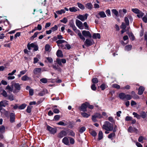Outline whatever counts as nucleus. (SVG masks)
Returning <instances> with one entry per match:
<instances>
[{
	"label": "nucleus",
	"mask_w": 147,
	"mask_h": 147,
	"mask_svg": "<svg viewBox=\"0 0 147 147\" xmlns=\"http://www.w3.org/2000/svg\"><path fill=\"white\" fill-rule=\"evenodd\" d=\"M91 134L93 136H96V135L97 134L96 132L94 131H92L91 133Z\"/></svg>",
	"instance_id": "bf43d9fd"
},
{
	"label": "nucleus",
	"mask_w": 147,
	"mask_h": 147,
	"mask_svg": "<svg viewBox=\"0 0 147 147\" xmlns=\"http://www.w3.org/2000/svg\"><path fill=\"white\" fill-rule=\"evenodd\" d=\"M81 114L82 116L86 118L88 117L90 115H89L87 113L84 112H81Z\"/></svg>",
	"instance_id": "c756f323"
},
{
	"label": "nucleus",
	"mask_w": 147,
	"mask_h": 147,
	"mask_svg": "<svg viewBox=\"0 0 147 147\" xmlns=\"http://www.w3.org/2000/svg\"><path fill=\"white\" fill-rule=\"evenodd\" d=\"M30 78L28 77L27 75H25L22 76L21 78V80L22 81H25L26 80H30Z\"/></svg>",
	"instance_id": "5701e85b"
},
{
	"label": "nucleus",
	"mask_w": 147,
	"mask_h": 147,
	"mask_svg": "<svg viewBox=\"0 0 147 147\" xmlns=\"http://www.w3.org/2000/svg\"><path fill=\"white\" fill-rule=\"evenodd\" d=\"M119 96L121 99L123 100H130L132 98V96L129 94H126L123 93L119 94Z\"/></svg>",
	"instance_id": "f03ea898"
},
{
	"label": "nucleus",
	"mask_w": 147,
	"mask_h": 147,
	"mask_svg": "<svg viewBox=\"0 0 147 147\" xmlns=\"http://www.w3.org/2000/svg\"><path fill=\"white\" fill-rule=\"evenodd\" d=\"M40 81L42 83H46L47 82V79L46 78H43L40 80Z\"/></svg>",
	"instance_id": "a18cd8bd"
},
{
	"label": "nucleus",
	"mask_w": 147,
	"mask_h": 147,
	"mask_svg": "<svg viewBox=\"0 0 147 147\" xmlns=\"http://www.w3.org/2000/svg\"><path fill=\"white\" fill-rule=\"evenodd\" d=\"M16 70H14L11 73H9L8 75V76H12L16 72Z\"/></svg>",
	"instance_id": "680f3d73"
},
{
	"label": "nucleus",
	"mask_w": 147,
	"mask_h": 147,
	"mask_svg": "<svg viewBox=\"0 0 147 147\" xmlns=\"http://www.w3.org/2000/svg\"><path fill=\"white\" fill-rule=\"evenodd\" d=\"M85 43L86 44L87 46H89L92 45V41L88 39H86V40Z\"/></svg>",
	"instance_id": "412c9836"
},
{
	"label": "nucleus",
	"mask_w": 147,
	"mask_h": 147,
	"mask_svg": "<svg viewBox=\"0 0 147 147\" xmlns=\"http://www.w3.org/2000/svg\"><path fill=\"white\" fill-rule=\"evenodd\" d=\"M83 35L85 37H88L90 38H91L92 36L90 32L89 31L86 30H83L82 32Z\"/></svg>",
	"instance_id": "9d476101"
},
{
	"label": "nucleus",
	"mask_w": 147,
	"mask_h": 147,
	"mask_svg": "<svg viewBox=\"0 0 147 147\" xmlns=\"http://www.w3.org/2000/svg\"><path fill=\"white\" fill-rule=\"evenodd\" d=\"M8 99L11 101L14 100L13 97L12 95H10L8 96Z\"/></svg>",
	"instance_id": "69168bd1"
},
{
	"label": "nucleus",
	"mask_w": 147,
	"mask_h": 147,
	"mask_svg": "<svg viewBox=\"0 0 147 147\" xmlns=\"http://www.w3.org/2000/svg\"><path fill=\"white\" fill-rule=\"evenodd\" d=\"M115 135V134L114 133L110 134L108 136V138H111L113 137Z\"/></svg>",
	"instance_id": "13d9d810"
},
{
	"label": "nucleus",
	"mask_w": 147,
	"mask_h": 147,
	"mask_svg": "<svg viewBox=\"0 0 147 147\" xmlns=\"http://www.w3.org/2000/svg\"><path fill=\"white\" fill-rule=\"evenodd\" d=\"M67 133L66 131L64 130L61 131L58 134V137L59 138H62L66 136Z\"/></svg>",
	"instance_id": "ddd939ff"
},
{
	"label": "nucleus",
	"mask_w": 147,
	"mask_h": 147,
	"mask_svg": "<svg viewBox=\"0 0 147 147\" xmlns=\"http://www.w3.org/2000/svg\"><path fill=\"white\" fill-rule=\"evenodd\" d=\"M129 36L131 40H134L135 37L132 33H129Z\"/></svg>",
	"instance_id": "e433bc0d"
},
{
	"label": "nucleus",
	"mask_w": 147,
	"mask_h": 147,
	"mask_svg": "<svg viewBox=\"0 0 147 147\" xmlns=\"http://www.w3.org/2000/svg\"><path fill=\"white\" fill-rule=\"evenodd\" d=\"M140 117H141L143 118H145L146 116V113L144 111H142L140 113Z\"/></svg>",
	"instance_id": "bb28decb"
},
{
	"label": "nucleus",
	"mask_w": 147,
	"mask_h": 147,
	"mask_svg": "<svg viewBox=\"0 0 147 147\" xmlns=\"http://www.w3.org/2000/svg\"><path fill=\"white\" fill-rule=\"evenodd\" d=\"M86 7L88 9L91 10L93 7V6L92 3H88L85 5Z\"/></svg>",
	"instance_id": "a211bd4d"
},
{
	"label": "nucleus",
	"mask_w": 147,
	"mask_h": 147,
	"mask_svg": "<svg viewBox=\"0 0 147 147\" xmlns=\"http://www.w3.org/2000/svg\"><path fill=\"white\" fill-rule=\"evenodd\" d=\"M57 55L58 57H63L62 51L59 50L57 51Z\"/></svg>",
	"instance_id": "4be33fe9"
},
{
	"label": "nucleus",
	"mask_w": 147,
	"mask_h": 147,
	"mask_svg": "<svg viewBox=\"0 0 147 147\" xmlns=\"http://www.w3.org/2000/svg\"><path fill=\"white\" fill-rule=\"evenodd\" d=\"M48 93V91L46 89H43V90L38 93V95L40 96H43L46 93Z\"/></svg>",
	"instance_id": "dca6fc26"
},
{
	"label": "nucleus",
	"mask_w": 147,
	"mask_h": 147,
	"mask_svg": "<svg viewBox=\"0 0 147 147\" xmlns=\"http://www.w3.org/2000/svg\"><path fill=\"white\" fill-rule=\"evenodd\" d=\"M102 128L107 131H111L113 129V125L109 121H106L103 125Z\"/></svg>",
	"instance_id": "f257e3e1"
},
{
	"label": "nucleus",
	"mask_w": 147,
	"mask_h": 147,
	"mask_svg": "<svg viewBox=\"0 0 147 147\" xmlns=\"http://www.w3.org/2000/svg\"><path fill=\"white\" fill-rule=\"evenodd\" d=\"M26 106V105L25 104H23L20 106H19L18 108L19 109H24Z\"/></svg>",
	"instance_id": "c03bdc74"
},
{
	"label": "nucleus",
	"mask_w": 147,
	"mask_h": 147,
	"mask_svg": "<svg viewBox=\"0 0 147 147\" xmlns=\"http://www.w3.org/2000/svg\"><path fill=\"white\" fill-rule=\"evenodd\" d=\"M47 128L51 134H54L57 132V129L56 128H52L49 125L47 126Z\"/></svg>",
	"instance_id": "39448f33"
},
{
	"label": "nucleus",
	"mask_w": 147,
	"mask_h": 147,
	"mask_svg": "<svg viewBox=\"0 0 147 147\" xmlns=\"http://www.w3.org/2000/svg\"><path fill=\"white\" fill-rule=\"evenodd\" d=\"M111 11L116 16L118 17L119 16L118 11L116 9H112Z\"/></svg>",
	"instance_id": "393cba45"
},
{
	"label": "nucleus",
	"mask_w": 147,
	"mask_h": 147,
	"mask_svg": "<svg viewBox=\"0 0 147 147\" xmlns=\"http://www.w3.org/2000/svg\"><path fill=\"white\" fill-rule=\"evenodd\" d=\"M103 137L102 132L100 131H99L98 134V139L99 140L102 139Z\"/></svg>",
	"instance_id": "2f4dec72"
},
{
	"label": "nucleus",
	"mask_w": 147,
	"mask_h": 147,
	"mask_svg": "<svg viewBox=\"0 0 147 147\" xmlns=\"http://www.w3.org/2000/svg\"><path fill=\"white\" fill-rule=\"evenodd\" d=\"M47 60L49 61V62L50 63H51L53 61L52 59L50 57H47Z\"/></svg>",
	"instance_id": "338daca9"
},
{
	"label": "nucleus",
	"mask_w": 147,
	"mask_h": 147,
	"mask_svg": "<svg viewBox=\"0 0 147 147\" xmlns=\"http://www.w3.org/2000/svg\"><path fill=\"white\" fill-rule=\"evenodd\" d=\"M58 27L57 25H55L54 27H52L51 28V29L53 31H55L57 30V29Z\"/></svg>",
	"instance_id": "052dcab7"
},
{
	"label": "nucleus",
	"mask_w": 147,
	"mask_h": 147,
	"mask_svg": "<svg viewBox=\"0 0 147 147\" xmlns=\"http://www.w3.org/2000/svg\"><path fill=\"white\" fill-rule=\"evenodd\" d=\"M112 87L113 88H117V89H119L120 88V86L119 85L117 84H114L112 85Z\"/></svg>",
	"instance_id": "58836bf2"
},
{
	"label": "nucleus",
	"mask_w": 147,
	"mask_h": 147,
	"mask_svg": "<svg viewBox=\"0 0 147 147\" xmlns=\"http://www.w3.org/2000/svg\"><path fill=\"white\" fill-rule=\"evenodd\" d=\"M144 15V13L142 12L141 11H140L139 13H138V14L137 15V16L139 18L140 17H142Z\"/></svg>",
	"instance_id": "ea45409f"
},
{
	"label": "nucleus",
	"mask_w": 147,
	"mask_h": 147,
	"mask_svg": "<svg viewBox=\"0 0 147 147\" xmlns=\"http://www.w3.org/2000/svg\"><path fill=\"white\" fill-rule=\"evenodd\" d=\"M50 47L49 45H46L45 47V50L46 51H48L49 50Z\"/></svg>",
	"instance_id": "8fccbe9b"
},
{
	"label": "nucleus",
	"mask_w": 147,
	"mask_h": 147,
	"mask_svg": "<svg viewBox=\"0 0 147 147\" xmlns=\"http://www.w3.org/2000/svg\"><path fill=\"white\" fill-rule=\"evenodd\" d=\"M133 115H134V117H136L138 119H140V116L136 112H133Z\"/></svg>",
	"instance_id": "c85d7f7f"
},
{
	"label": "nucleus",
	"mask_w": 147,
	"mask_h": 147,
	"mask_svg": "<svg viewBox=\"0 0 147 147\" xmlns=\"http://www.w3.org/2000/svg\"><path fill=\"white\" fill-rule=\"evenodd\" d=\"M126 26H127L126 25L125 23H124V22H122L121 25V28L122 29H125L126 28Z\"/></svg>",
	"instance_id": "4c0bfd02"
},
{
	"label": "nucleus",
	"mask_w": 147,
	"mask_h": 147,
	"mask_svg": "<svg viewBox=\"0 0 147 147\" xmlns=\"http://www.w3.org/2000/svg\"><path fill=\"white\" fill-rule=\"evenodd\" d=\"M98 15H99L101 18H104L106 17V15L105 12L103 11H101L99 12Z\"/></svg>",
	"instance_id": "aec40b11"
},
{
	"label": "nucleus",
	"mask_w": 147,
	"mask_h": 147,
	"mask_svg": "<svg viewBox=\"0 0 147 147\" xmlns=\"http://www.w3.org/2000/svg\"><path fill=\"white\" fill-rule=\"evenodd\" d=\"M132 46L131 45H127L125 47V50L129 51L132 48Z\"/></svg>",
	"instance_id": "f704fd0d"
},
{
	"label": "nucleus",
	"mask_w": 147,
	"mask_h": 147,
	"mask_svg": "<svg viewBox=\"0 0 147 147\" xmlns=\"http://www.w3.org/2000/svg\"><path fill=\"white\" fill-rule=\"evenodd\" d=\"M108 120L111 122H114V121L113 118L111 117H110L108 118Z\"/></svg>",
	"instance_id": "0e129e2a"
},
{
	"label": "nucleus",
	"mask_w": 147,
	"mask_h": 147,
	"mask_svg": "<svg viewBox=\"0 0 147 147\" xmlns=\"http://www.w3.org/2000/svg\"><path fill=\"white\" fill-rule=\"evenodd\" d=\"M2 94L3 96L5 97H6L7 96V93L4 90H3V91Z\"/></svg>",
	"instance_id": "4d7b16f0"
},
{
	"label": "nucleus",
	"mask_w": 147,
	"mask_h": 147,
	"mask_svg": "<svg viewBox=\"0 0 147 147\" xmlns=\"http://www.w3.org/2000/svg\"><path fill=\"white\" fill-rule=\"evenodd\" d=\"M86 128L84 127H82L80 129V132L82 133L85 130Z\"/></svg>",
	"instance_id": "3c124183"
},
{
	"label": "nucleus",
	"mask_w": 147,
	"mask_h": 147,
	"mask_svg": "<svg viewBox=\"0 0 147 147\" xmlns=\"http://www.w3.org/2000/svg\"><path fill=\"white\" fill-rule=\"evenodd\" d=\"M76 33H77L78 35L79 36L80 38L83 40H85V38L83 36L81 33L80 31L78 30L76 28L75 30H74Z\"/></svg>",
	"instance_id": "423d86ee"
},
{
	"label": "nucleus",
	"mask_w": 147,
	"mask_h": 147,
	"mask_svg": "<svg viewBox=\"0 0 147 147\" xmlns=\"http://www.w3.org/2000/svg\"><path fill=\"white\" fill-rule=\"evenodd\" d=\"M132 11L134 13L137 14L139 13V12L140 11V10L136 8L132 9Z\"/></svg>",
	"instance_id": "79ce46f5"
},
{
	"label": "nucleus",
	"mask_w": 147,
	"mask_h": 147,
	"mask_svg": "<svg viewBox=\"0 0 147 147\" xmlns=\"http://www.w3.org/2000/svg\"><path fill=\"white\" fill-rule=\"evenodd\" d=\"M91 88L92 90H96V87L95 86V85L94 84H93L91 86Z\"/></svg>",
	"instance_id": "6e6d98bb"
},
{
	"label": "nucleus",
	"mask_w": 147,
	"mask_h": 147,
	"mask_svg": "<svg viewBox=\"0 0 147 147\" xmlns=\"http://www.w3.org/2000/svg\"><path fill=\"white\" fill-rule=\"evenodd\" d=\"M60 21L61 22L63 23H64L65 24L67 22V19L66 18H64L63 19L61 20Z\"/></svg>",
	"instance_id": "09e8293b"
},
{
	"label": "nucleus",
	"mask_w": 147,
	"mask_h": 147,
	"mask_svg": "<svg viewBox=\"0 0 147 147\" xmlns=\"http://www.w3.org/2000/svg\"><path fill=\"white\" fill-rule=\"evenodd\" d=\"M88 14L87 13H86L84 15H79L77 16V18L81 20L82 21H83L87 19Z\"/></svg>",
	"instance_id": "20e7f679"
},
{
	"label": "nucleus",
	"mask_w": 147,
	"mask_h": 147,
	"mask_svg": "<svg viewBox=\"0 0 147 147\" xmlns=\"http://www.w3.org/2000/svg\"><path fill=\"white\" fill-rule=\"evenodd\" d=\"M5 127L3 125L0 126V132L1 133H3L5 132Z\"/></svg>",
	"instance_id": "a878e982"
},
{
	"label": "nucleus",
	"mask_w": 147,
	"mask_h": 147,
	"mask_svg": "<svg viewBox=\"0 0 147 147\" xmlns=\"http://www.w3.org/2000/svg\"><path fill=\"white\" fill-rule=\"evenodd\" d=\"M15 114L13 113H11L10 115V121L13 123L15 121Z\"/></svg>",
	"instance_id": "2eb2a0df"
},
{
	"label": "nucleus",
	"mask_w": 147,
	"mask_h": 147,
	"mask_svg": "<svg viewBox=\"0 0 147 147\" xmlns=\"http://www.w3.org/2000/svg\"><path fill=\"white\" fill-rule=\"evenodd\" d=\"M38 32H36L34 33V35H33L32 37H31L30 39L31 40H32L34 39V38L36 37H37V35L38 34Z\"/></svg>",
	"instance_id": "49530a36"
},
{
	"label": "nucleus",
	"mask_w": 147,
	"mask_h": 147,
	"mask_svg": "<svg viewBox=\"0 0 147 147\" xmlns=\"http://www.w3.org/2000/svg\"><path fill=\"white\" fill-rule=\"evenodd\" d=\"M77 8L75 7H70L69 8V10L71 12H76L77 11Z\"/></svg>",
	"instance_id": "72a5a7b5"
},
{
	"label": "nucleus",
	"mask_w": 147,
	"mask_h": 147,
	"mask_svg": "<svg viewBox=\"0 0 147 147\" xmlns=\"http://www.w3.org/2000/svg\"><path fill=\"white\" fill-rule=\"evenodd\" d=\"M65 12V11L64 9H61L60 10L57 11H56V13L59 14H61L62 13H64Z\"/></svg>",
	"instance_id": "c9c22d12"
},
{
	"label": "nucleus",
	"mask_w": 147,
	"mask_h": 147,
	"mask_svg": "<svg viewBox=\"0 0 147 147\" xmlns=\"http://www.w3.org/2000/svg\"><path fill=\"white\" fill-rule=\"evenodd\" d=\"M128 131L130 133L135 132L137 134L138 132V129L134 127H132L131 126L129 127L128 129Z\"/></svg>",
	"instance_id": "1a4fd4ad"
},
{
	"label": "nucleus",
	"mask_w": 147,
	"mask_h": 147,
	"mask_svg": "<svg viewBox=\"0 0 147 147\" xmlns=\"http://www.w3.org/2000/svg\"><path fill=\"white\" fill-rule=\"evenodd\" d=\"M32 108V107L30 106H28L27 107V109H26V111L28 113H30L31 112V109Z\"/></svg>",
	"instance_id": "5fc2aeb1"
},
{
	"label": "nucleus",
	"mask_w": 147,
	"mask_h": 147,
	"mask_svg": "<svg viewBox=\"0 0 147 147\" xmlns=\"http://www.w3.org/2000/svg\"><path fill=\"white\" fill-rule=\"evenodd\" d=\"M94 115L96 118H101L102 117V116L99 113H96V114H95Z\"/></svg>",
	"instance_id": "a19ab883"
},
{
	"label": "nucleus",
	"mask_w": 147,
	"mask_h": 147,
	"mask_svg": "<svg viewBox=\"0 0 147 147\" xmlns=\"http://www.w3.org/2000/svg\"><path fill=\"white\" fill-rule=\"evenodd\" d=\"M106 13L108 16H110L111 15V12L110 9H108L106 11Z\"/></svg>",
	"instance_id": "864d4df0"
},
{
	"label": "nucleus",
	"mask_w": 147,
	"mask_h": 147,
	"mask_svg": "<svg viewBox=\"0 0 147 147\" xmlns=\"http://www.w3.org/2000/svg\"><path fill=\"white\" fill-rule=\"evenodd\" d=\"M131 94L132 95V98L133 97L134 99H138L139 98V96L137 95L134 91L131 92Z\"/></svg>",
	"instance_id": "6ab92c4d"
},
{
	"label": "nucleus",
	"mask_w": 147,
	"mask_h": 147,
	"mask_svg": "<svg viewBox=\"0 0 147 147\" xmlns=\"http://www.w3.org/2000/svg\"><path fill=\"white\" fill-rule=\"evenodd\" d=\"M124 21L125 22V23L126 24V25L128 26L129 25V22L128 18L127 17H125L124 18Z\"/></svg>",
	"instance_id": "473e14b6"
},
{
	"label": "nucleus",
	"mask_w": 147,
	"mask_h": 147,
	"mask_svg": "<svg viewBox=\"0 0 147 147\" xmlns=\"http://www.w3.org/2000/svg\"><path fill=\"white\" fill-rule=\"evenodd\" d=\"M65 41L63 40H59L56 41V43L57 44L58 46H59L60 45H59L60 44L63 43L65 42Z\"/></svg>",
	"instance_id": "7c9ffc66"
},
{
	"label": "nucleus",
	"mask_w": 147,
	"mask_h": 147,
	"mask_svg": "<svg viewBox=\"0 0 147 147\" xmlns=\"http://www.w3.org/2000/svg\"><path fill=\"white\" fill-rule=\"evenodd\" d=\"M144 90L145 88L144 87L142 86H140L138 89V94L139 95H141L143 94Z\"/></svg>",
	"instance_id": "4468645a"
},
{
	"label": "nucleus",
	"mask_w": 147,
	"mask_h": 147,
	"mask_svg": "<svg viewBox=\"0 0 147 147\" xmlns=\"http://www.w3.org/2000/svg\"><path fill=\"white\" fill-rule=\"evenodd\" d=\"M88 102H86L83 104L81 105L80 107L81 110L84 112L86 111V108L88 107Z\"/></svg>",
	"instance_id": "f8f14e48"
},
{
	"label": "nucleus",
	"mask_w": 147,
	"mask_h": 147,
	"mask_svg": "<svg viewBox=\"0 0 147 147\" xmlns=\"http://www.w3.org/2000/svg\"><path fill=\"white\" fill-rule=\"evenodd\" d=\"M78 6L80 9L82 10H83L85 9V7L84 6L80 3H77Z\"/></svg>",
	"instance_id": "cd10ccee"
},
{
	"label": "nucleus",
	"mask_w": 147,
	"mask_h": 147,
	"mask_svg": "<svg viewBox=\"0 0 147 147\" xmlns=\"http://www.w3.org/2000/svg\"><path fill=\"white\" fill-rule=\"evenodd\" d=\"M7 101L3 100L0 102V111L2 110V107H5L8 105Z\"/></svg>",
	"instance_id": "9b49d317"
},
{
	"label": "nucleus",
	"mask_w": 147,
	"mask_h": 147,
	"mask_svg": "<svg viewBox=\"0 0 147 147\" xmlns=\"http://www.w3.org/2000/svg\"><path fill=\"white\" fill-rule=\"evenodd\" d=\"M33 73L35 75L40 74L41 73V68H35L33 70Z\"/></svg>",
	"instance_id": "0eeeda50"
},
{
	"label": "nucleus",
	"mask_w": 147,
	"mask_h": 147,
	"mask_svg": "<svg viewBox=\"0 0 147 147\" xmlns=\"http://www.w3.org/2000/svg\"><path fill=\"white\" fill-rule=\"evenodd\" d=\"M143 21L145 23L147 22V18L146 16H144L142 18Z\"/></svg>",
	"instance_id": "774afa93"
},
{
	"label": "nucleus",
	"mask_w": 147,
	"mask_h": 147,
	"mask_svg": "<svg viewBox=\"0 0 147 147\" xmlns=\"http://www.w3.org/2000/svg\"><path fill=\"white\" fill-rule=\"evenodd\" d=\"M76 24L80 29H83L82 23L80 21L76 20Z\"/></svg>",
	"instance_id": "6e6552de"
},
{
	"label": "nucleus",
	"mask_w": 147,
	"mask_h": 147,
	"mask_svg": "<svg viewBox=\"0 0 147 147\" xmlns=\"http://www.w3.org/2000/svg\"><path fill=\"white\" fill-rule=\"evenodd\" d=\"M92 82L93 83H97L98 82V79L96 78H93L92 80Z\"/></svg>",
	"instance_id": "37998d69"
},
{
	"label": "nucleus",
	"mask_w": 147,
	"mask_h": 147,
	"mask_svg": "<svg viewBox=\"0 0 147 147\" xmlns=\"http://www.w3.org/2000/svg\"><path fill=\"white\" fill-rule=\"evenodd\" d=\"M92 38L94 39H96L97 38H100V35L98 33H94L92 36Z\"/></svg>",
	"instance_id": "b1692460"
},
{
	"label": "nucleus",
	"mask_w": 147,
	"mask_h": 147,
	"mask_svg": "<svg viewBox=\"0 0 147 147\" xmlns=\"http://www.w3.org/2000/svg\"><path fill=\"white\" fill-rule=\"evenodd\" d=\"M13 88H14L13 92L14 93H16L19 92L21 89V84H20L18 83H13L12 84Z\"/></svg>",
	"instance_id": "7ed1b4c3"
},
{
	"label": "nucleus",
	"mask_w": 147,
	"mask_h": 147,
	"mask_svg": "<svg viewBox=\"0 0 147 147\" xmlns=\"http://www.w3.org/2000/svg\"><path fill=\"white\" fill-rule=\"evenodd\" d=\"M57 62L59 65H62L61 62H61V59H57Z\"/></svg>",
	"instance_id": "e2e57ef3"
},
{
	"label": "nucleus",
	"mask_w": 147,
	"mask_h": 147,
	"mask_svg": "<svg viewBox=\"0 0 147 147\" xmlns=\"http://www.w3.org/2000/svg\"><path fill=\"white\" fill-rule=\"evenodd\" d=\"M132 119V118L131 117L129 116H127L125 119V120L126 121H129L131 120Z\"/></svg>",
	"instance_id": "603ef678"
},
{
	"label": "nucleus",
	"mask_w": 147,
	"mask_h": 147,
	"mask_svg": "<svg viewBox=\"0 0 147 147\" xmlns=\"http://www.w3.org/2000/svg\"><path fill=\"white\" fill-rule=\"evenodd\" d=\"M62 142L66 145H69V141L68 138L67 137H65L62 140Z\"/></svg>",
	"instance_id": "f3484780"
},
{
	"label": "nucleus",
	"mask_w": 147,
	"mask_h": 147,
	"mask_svg": "<svg viewBox=\"0 0 147 147\" xmlns=\"http://www.w3.org/2000/svg\"><path fill=\"white\" fill-rule=\"evenodd\" d=\"M70 26L72 28L73 30L76 28L73 22L71 23L70 24Z\"/></svg>",
	"instance_id": "de8ad7c7"
}]
</instances>
